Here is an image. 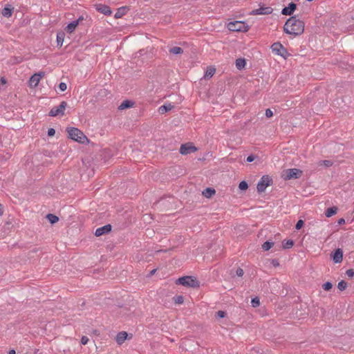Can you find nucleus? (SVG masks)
<instances>
[{
  "instance_id": "obj_1",
  "label": "nucleus",
  "mask_w": 354,
  "mask_h": 354,
  "mask_svg": "<svg viewBox=\"0 0 354 354\" xmlns=\"http://www.w3.org/2000/svg\"><path fill=\"white\" fill-rule=\"evenodd\" d=\"M283 30L287 34L299 35L304 32V23L296 16L291 17L286 22Z\"/></svg>"
},
{
  "instance_id": "obj_2",
  "label": "nucleus",
  "mask_w": 354,
  "mask_h": 354,
  "mask_svg": "<svg viewBox=\"0 0 354 354\" xmlns=\"http://www.w3.org/2000/svg\"><path fill=\"white\" fill-rule=\"evenodd\" d=\"M67 132L68 133V137L75 141L82 144L88 141V138L84 133L77 128H68Z\"/></svg>"
},
{
  "instance_id": "obj_3",
  "label": "nucleus",
  "mask_w": 354,
  "mask_h": 354,
  "mask_svg": "<svg viewBox=\"0 0 354 354\" xmlns=\"http://www.w3.org/2000/svg\"><path fill=\"white\" fill-rule=\"evenodd\" d=\"M176 284H180L183 286L190 287V288H198L200 284L198 281L196 277L192 276H185L178 278L176 280Z\"/></svg>"
},
{
  "instance_id": "obj_4",
  "label": "nucleus",
  "mask_w": 354,
  "mask_h": 354,
  "mask_svg": "<svg viewBox=\"0 0 354 354\" xmlns=\"http://www.w3.org/2000/svg\"><path fill=\"white\" fill-rule=\"evenodd\" d=\"M227 28L230 31L233 32H245L248 30V26L240 21L230 22Z\"/></svg>"
},
{
  "instance_id": "obj_5",
  "label": "nucleus",
  "mask_w": 354,
  "mask_h": 354,
  "mask_svg": "<svg viewBox=\"0 0 354 354\" xmlns=\"http://www.w3.org/2000/svg\"><path fill=\"white\" fill-rule=\"evenodd\" d=\"M301 174L302 171L296 168L288 169L283 171V176L286 180L299 178Z\"/></svg>"
},
{
  "instance_id": "obj_6",
  "label": "nucleus",
  "mask_w": 354,
  "mask_h": 354,
  "mask_svg": "<svg viewBox=\"0 0 354 354\" xmlns=\"http://www.w3.org/2000/svg\"><path fill=\"white\" fill-rule=\"evenodd\" d=\"M67 106V102L62 101L58 106L53 107L49 112V115L55 117L57 115H64V111Z\"/></svg>"
},
{
  "instance_id": "obj_7",
  "label": "nucleus",
  "mask_w": 354,
  "mask_h": 354,
  "mask_svg": "<svg viewBox=\"0 0 354 354\" xmlns=\"http://www.w3.org/2000/svg\"><path fill=\"white\" fill-rule=\"evenodd\" d=\"M272 180L268 176H263L257 184V191L263 192L266 190V187L270 185Z\"/></svg>"
},
{
  "instance_id": "obj_8",
  "label": "nucleus",
  "mask_w": 354,
  "mask_h": 354,
  "mask_svg": "<svg viewBox=\"0 0 354 354\" xmlns=\"http://www.w3.org/2000/svg\"><path fill=\"white\" fill-rule=\"evenodd\" d=\"M45 75L44 72L35 73L29 80V85L30 87H37L41 79Z\"/></svg>"
},
{
  "instance_id": "obj_9",
  "label": "nucleus",
  "mask_w": 354,
  "mask_h": 354,
  "mask_svg": "<svg viewBox=\"0 0 354 354\" xmlns=\"http://www.w3.org/2000/svg\"><path fill=\"white\" fill-rule=\"evenodd\" d=\"M272 52L277 55L285 57L287 54L286 49L279 42L274 43L271 46Z\"/></svg>"
},
{
  "instance_id": "obj_10",
  "label": "nucleus",
  "mask_w": 354,
  "mask_h": 354,
  "mask_svg": "<svg viewBox=\"0 0 354 354\" xmlns=\"http://www.w3.org/2000/svg\"><path fill=\"white\" fill-rule=\"evenodd\" d=\"M196 150V147L192 143H186L180 146V153L183 155H187L195 152Z\"/></svg>"
},
{
  "instance_id": "obj_11",
  "label": "nucleus",
  "mask_w": 354,
  "mask_h": 354,
  "mask_svg": "<svg viewBox=\"0 0 354 354\" xmlns=\"http://www.w3.org/2000/svg\"><path fill=\"white\" fill-rule=\"evenodd\" d=\"M272 8L271 7H263L261 6L258 9H255L252 11L253 15H268L272 12Z\"/></svg>"
},
{
  "instance_id": "obj_12",
  "label": "nucleus",
  "mask_w": 354,
  "mask_h": 354,
  "mask_svg": "<svg viewBox=\"0 0 354 354\" xmlns=\"http://www.w3.org/2000/svg\"><path fill=\"white\" fill-rule=\"evenodd\" d=\"M111 230V225L108 224L103 227H99L95 230V236H100L103 234H107Z\"/></svg>"
},
{
  "instance_id": "obj_13",
  "label": "nucleus",
  "mask_w": 354,
  "mask_h": 354,
  "mask_svg": "<svg viewBox=\"0 0 354 354\" xmlns=\"http://www.w3.org/2000/svg\"><path fill=\"white\" fill-rule=\"evenodd\" d=\"M342 259H343V252H342V249L338 248L335 251V252L333 255V260L334 263H339L342 261Z\"/></svg>"
},
{
  "instance_id": "obj_14",
  "label": "nucleus",
  "mask_w": 354,
  "mask_h": 354,
  "mask_svg": "<svg viewBox=\"0 0 354 354\" xmlns=\"http://www.w3.org/2000/svg\"><path fill=\"white\" fill-rule=\"evenodd\" d=\"M297 5L295 3H290L288 7H285L282 10L281 13L284 15H290L295 11Z\"/></svg>"
},
{
  "instance_id": "obj_15",
  "label": "nucleus",
  "mask_w": 354,
  "mask_h": 354,
  "mask_svg": "<svg viewBox=\"0 0 354 354\" xmlns=\"http://www.w3.org/2000/svg\"><path fill=\"white\" fill-rule=\"evenodd\" d=\"M128 334L125 331H122L118 333L115 337V340L119 345L122 344L127 339Z\"/></svg>"
},
{
  "instance_id": "obj_16",
  "label": "nucleus",
  "mask_w": 354,
  "mask_h": 354,
  "mask_svg": "<svg viewBox=\"0 0 354 354\" xmlns=\"http://www.w3.org/2000/svg\"><path fill=\"white\" fill-rule=\"evenodd\" d=\"M173 108H174V106L171 104H164L159 107L158 112L160 114H164L166 112L171 111Z\"/></svg>"
},
{
  "instance_id": "obj_17",
  "label": "nucleus",
  "mask_w": 354,
  "mask_h": 354,
  "mask_svg": "<svg viewBox=\"0 0 354 354\" xmlns=\"http://www.w3.org/2000/svg\"><path fill=\"white\" fill-rule=\"evenodd\" d=\"M216 193V191L214 189H212V188H206L203 192V195L209 198H211L213 195H214Z\"/></svg>"
},
{
  "instance_id": "obj_18",
  "label": "nucleus",
  "mask_w": 354,
  "mask_h": 354,
  "mask_svg": "<svg viewBox=\"0 0 354 354\" xmlns=\"http://www.w3.org/2000/svg\"><path fill=\"white\" fill-rule=\"evenodd\" d=\"M133 102H132L131 101L124 100L120 104L118 109L120 110H122V109H125L127 108H130V107L133 106Z\"/></svg>"
},
{
  "instance_id": "obj_19",
  "label": "nucleus",
  "mask_w": 354,
  "mask_h": 354,
  "mask_svg": "<svg viewBox=\"0 0 354 354\" xmlns=\"http://www.w3.org/2000/svg\"><path fill=\"white\" fill-rule=\"evenodd\" d=\"M65 34L63 32L57 34V44L58 46H62L64 40Z\"/></svg>"
},
{
  "instance_id": "obj_20",
  "label": "nucleus",
  "mask_w": 354,
  "mask_h": 354,
  "mask_svg": "<svg viewBox=\"0 0 354 354\" xmlns=\"http://www.w3.org/2000/svg\"><path fill=\"white\" fill-rule=\"evenodd\" d=\"M77 25L78 21H74L68 24V26L66 28V30L68 31V32L71 33L74 31Z\"/></svg>"
},
{
  "instance_id": "obj_21",
  "label": "nucleus",
  "mask_w": 354,
  "mask_h": 354,
  "mask_svg": "<svg viewBox=\"0 0 354 354\" xmlns=\"http://www.w3.org/2000/svg\"><path fill=\"white\" fill-rule=\"evenodd\" d=\"M13 8L7 6L2 10L1 14L5 17H10L12 14Z\"/></svg>"
},
{
  "instance_id": "obj_22",
  "label": "nucleus",
  "mask_w": 354,
  "mask_h": 354,
  "mask_svg": "<svg viewBox=\"0 0 354 354\" xmlns=\"http://www.w3.org/2000/svg\"><path fill=\"white\" fill-rule=\"evenodd\" d=\"M337 212V208L336 207H332L328 208L325 212V214L327 217H330L335 215Z\"/></svg>"
},
{
  "instance_id": "obj_23",
  "label": "nucleus",
  "mask_w": 354,
  "mask_h": 354,
  "mask_svg": "<svg viewBox=\"0 0 354 354\" xmlns=\"http://www.w3.org/2000/svg\"><path fill=\"white\" fill-rule=\"evenodd\" d=\"M245 66V59L239 58L236 60V66L238 69H242Z\"/></svg>"
},
{
  "instance_id": "obj_24",
  "label": "nucleus",
  "mask_w": 354,
  "mask_h": 354,
  "mask_svg": "<svg viewBox=\"0 0 354 354\" xmlns=\"http://www.w3.org/2000/svg\"><path fill=\"white\" fill-rule=\"evenodd\" d=\"M46 218L51 224H54L59 221V218L53 214H47Z\"/></svg>"
},
{
  "instance_id": "obj_25",
  "label": "nucleus",
  "mask_w": 354,
  "mask_h": 354,
  "mask_svg": "<svg viewBox=\"0 0 354 354\" xmlns=\"http://www.w3.org/2000/svg\"><path fill=\"white\" fill-rule=\"evenodd\" d=\"M99 10L105 15H110L111 14L110 8L106 6H102L100 8H99Z\"/></svg>"
},
{
  "instance_id": "obj_26",
  "label": "nucleus",
  "mask_w": 354,
  "mask_h": 354,
  "mask_svg": "<svg viewBox=\"0 0 354 354\" xmlns=\"http://www.w3.org/2000/svg\"><path fill=\"white\" fill-rule=\"evenodd\" d=\"M169 52L174 55H178L183 53V50L180 47L175 46L170 48Z\"/></svg>"
},
{
  "instance_id": "obj_27",
  "label": "nucleus",
  "mask_w": 354,
  "mask_h": 354,
  "mask_svg": "<svg viewBox=\"0 0 354 354\" xmlns=\"http://www.w3.org/2000/svg\"><path fill=\"white\" fill-rule=\"evenodd\" d=\"M317 165L319 166L324 165L326 167H329L333 165V162L329 160H320L319 162H318Z\"/></svg>"
},
{
  "instance_id": "obj_28",
  "label": "nucleus",
  "mask_w": 354,
  "mask_h": 354,
  "mask_svg": "<svg viewBox=\"0 0 354 354\" xmlns=\"http://www.w3.org/2000/svg\"><path fill=\"white\" fill-rule=\"evenodd\" d=\"M125 13V8H119L117 12L115 14V18L119 19L121 18Z\"/></svg>"
},
{
  "instance_id": "obj_29",
  "label": "nucleus",
  "mask_w": 354,
  "mask_h": 354,
  "mask_svg": "<svg viewBox=\"0 0 354 354\" xmlns=\"http://www.w3.org/2000/svg\"><path fill=\"white\" fill-rule=\"evenodd\" d=\"M274 245V243L273 242H271V241H266L263 245H262V248L265 250V251H268L272 247V245Z\"/></svg>"
},
{
  "instance_id": "obj_30",
  "label": "nucleus",
  "mask_w": 354,
  "mask_h": 354,
  "mask_svg": "<svg viewBox=\"0 0 354 354\" xmlns=\"http://www.w3.org/2000/svg\"><path fill=\"white\" fill-rule=\"evenodd\" d=\"M294 244V242L292 240H288L287 241L283 242V248L288 249L290 248Z\"/></svg>"
},
{
  "instance_id": "obj_31",
  "label": "nucleus",
  "mask_w": 354,
  "mask_h": 354,
  "mask_svg": "<svg viewBox=\"0 0 354 354\" xmlns=\"http://www.w3.org/2000/svg\"><path fill=\"white\" fill-rule=\"evenodd\" d=\"M347 287V283L345 281H341L338 283L337 288L339 290L343 291Z\"/></svg>"
},
{
  "instance_id": "obj_32",
  "label": "nucleus",
  "mask_w": 354,
  "mask_h": 354,
  "mask_svg": "<svg viewBox=\"0 0 354 354\" xmlns=\"http://www.w3.org/2000/svg\"><path fill=\"white\" fill-rule=\"evenodd\" d=\"M252 306L254 308H257L260 305V301L258 297L253 298L251 301Z\"/></svg>"
},
{
  "instance_id": "obj_33",
  "label": "nucleus",
  "mask_w": 354,
  "mask_h": 354,
  "mask_svg": "<svg viewBox=\"0 0 354 354\" xmlns=\"http://www.w3.org/2000/svg\"><path fill=\"white\" fill-rule=\"evenodd\" d=\"M332 287H333V284H332L330 282H329V281L326 282V283H324L322 285V288H323V289H324V290H326V291H328V290H330L332 288Z\"/></svg>"
},
{
  "instance_id": "obj_34",
  "label": "nucleus",
  "mask_w": 354,
  "mask_h": 354,
  "mask_svg": "<svg viewBox=\"0 0 354 354\" xmlns=\"http://www.w3.org/2000/svg\"><path fill=\"white\" fill-rule=\"evenodd\" d=\"M248 187V183L245 181H241L239 185V188L241 190H246Z\"/></svg>"
},
{
  "instance_id": "obj_35",
  "label": "nucleus",
  "mask_w": 354,
  "mask_h": 354,
  "mask_svg": "<svg viewBox=\"0 0 354 354\" xmlns=\"http://www.w3.org/2000/svg\"><path fill=\"white\" fill-rule=\"evenodd\" d=\"M174 301L176 304H181L184 301V298L183 296H177L174 298Z\"/></svg>"
},
{
  "instance_id": "obj_36",
  "label": "nucleus",
  "mask_w": 354,
  "mask_h": 354,
  "mask_svg": "<svg viewBox=\"0 0 354 354\" xmlns=\"http://www.w3.org/2000/svg\"><path fill=\"white\" fill-rule=\"evenodd\" d=\"M214 73H215V69H214V68H209V69L206 71L205 77H211L212 76H213V75L214 74Z\"/></svg>"
},
{
  "instance_id": "obj_37",
  "label": "nucleus",
  "mask_w": 354,
  "mask_h": 354,
  "mask_svg": "<svg viewBox=\"0 0 354 354\" xmlns=\"http://www.w3.org/2000/svg\"><path fill=\"white\" fill-rule=\"evenodd\" d=\"M59 88L60 89L61 91H65L67 88V85L66 83L64 82H61L59 84Z\"/></svg>"
},
{
  "instance_id": "obj_38",
  "label": "nucleus",
  "mask_w": 354,
  "mask_h": 354,
  "mask_svg": "<svg viewBox=\"0 0 354 354\" xmlns=\"http://www.w3.org/2000/svg\"><path fill=\"white\" fill-rule=\"evenodd\" d=\"M304 225V221L302 220H299L296 224L295 228L297 230H300Z\"/></svg>"
},
{
  "instance_id": "obj_39",
  "label": "nucleus",
  "mask_w": 354,
  "mask_h": 354,
  "mask_svg": "<svg viewBox=\"0 0 354 354\" xmlns=\"http://www.w3.org/2000/svg\"><path fill=\"white\" fill-rule=\"evenodd\" d=\"M346 275L350 277V278H352L354 277V270L353 269H349L346 271Z\"/></svg>"
},
{
  "instance_id": "obj_40",
  "label": "nucleus",
  "mask_w": 354,
  "mask_h": 354,
  "mask_svg": "<svg viewBox=\"0 0 354 354\" xmlns=\"http://www.w3.org/2000/svg\"><path fill=\"white\" fill-rule=\"evenodd\" d=\"M216 315L219 318H223L225 317L226 313L223 310H219L216 313Z\"/></svg>"
},
{
  "instance_id": "obj_41",
  "label": "nucleus",
  "mask_w": 354,
  "mask_h": 354,
  "mask_svg": "<svg viewBox=\"0 0 354 354\" xmlns=\"http://www.w3.org/2000/svg\"><path fill=\"white\" fill-rule=\"evenodd\" d=\"M272 115H273V113L270 109H268L266 110V116L267 118H271Z\"/></svg>"
},
{
  "instance_id": "obj_42",
  "label": "nucleus",
  "mask_w": 354,
  "mask_h": 354,
  "mask_svg": "<svg viewBox=\"0 0 354 354\" xmlns=\"http://www.w3.org/2000/svg\"><path fill=\"white\" fill-rule=\"evenodd\" d=\"M243 273H244V272H243V269H242V268H239L236 270V275H237V276H239V277H242V276L243 275Z\"/></svg>"
},
{
  "instance_id": "obj_43",
  "label": "nucleus",
  "mask_w": 354,
  "mask_h": 354,
  "mask_svg": "<svg viewBox=\"0 0 354 354\" xmlns=\"http://www.w3.org/2000/svg\"><path fill=\"white\" fill-rule=\"evenodd\" d=\"M88 338L86 337V336H83L81 339V343L83 344V345H86L88 342Z\"/></svg>"
},
{
  "instance_id": "obj_44",
  "label": "nucleus",
  "mask_w": 354,
  "mask_h": 354,
  "mask_svg": "<svg viewBox=\"0 0 354 354\" xmlns=\"http://www.w3.org/2000/svg\"><path fill=\"white\" fill-rule=\"evenodd\" d=\"M55 133V130L53 128H50L48 131V136H53Z\"/></svg>"
},
{
  "instance_id": "obj_45",
  "label": "nucleus",
  "mask_w": 354,
  "mask_h": 354,
  "mask_svg": "<svg viewBox=\"0 0 354 354\" xmlns=\"http://www.w3.org/2000/svg\"><path fill=\"white\" fill-rule=\"evenodd\" d=\"M254 160V156L253 155H250L249 156H248L247 158V161L248 162H252L253 160Z\"/></svg>"
},
{
  "instance_id": "obj_46",
  "label": "nucleus",
  "mask_w": 354,
  "mask_h": 354,
  "mask_svg": "<svg viewBox=\"0 0 354 354\" xmlns=\"http://www.w3.org/2000/svg\"><path fill=\"white\" fill-rule=\"evenodd\" d=\"M344 223H345V220H344V218H340V219H339V221H338V223H339V225L344 224Z\"/></svg>"
},
{
  "instance_id": "obj_47",
  "label": "nucleus",
  "mask_w": 354,
  "mask_h": 354,
  "mask_svg": "<svg viewBox=\"0 0 354 354\" xmlns=\"http://www.w3.org/2000/svg\"><path fill=\"white\" fill-rule=\"evenodd\" d=\"M0 81H1V84H5L6 83V80L3 77H1Z\"/></svg>"
},
{
  "instance_id": "obj_48",
  "label": "nucleus",
  "mask_w": 354,
  "mask_h": 354,
  "mask_svg": "<svg viewBox=\"0 0 354 354\" xmlns=\"http://www.w3.org/2000/svg\"><path fill=\"white\" fill-rule=\"evenodd\" d=\"M3 207H2V205L0 203V216H1L3 214Z\"/></svg>"
},
{
  "instance_id": "obj_49",
  "label": "nucleus",
  "mask_w": 354,
  "mask_h": 354,
  "mask_svg": "<svg viewBox=\"0 0 354 354\" xmlns=\"http://www.w3.org/2000/svg\"><path fill=\"white\" fill-rule=\"evenodd\" d=\"M8 354H15V351L14 349H11L9 351Z\"/></svg>"
},
{
  "instance_id": "obj_50",
  "label": "nucleus",
  "mask_w": 354,
  "mask_h": 354,
  "mask_svg": "<svg viewBox=\"0 0 354 354\" xmlns=\"http://www.w3.org/2000/svg\"><path fill=\"white\" fill-rule=\"evenodd\" d=\"M155 272H156V270H152L150 273H151V274H153L155 273Z\"/></svg>"
}]
</instances>
